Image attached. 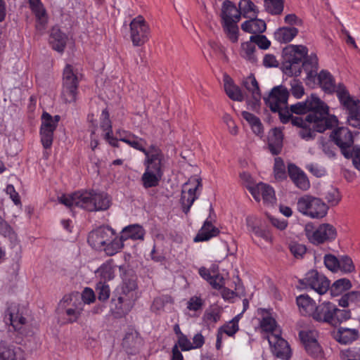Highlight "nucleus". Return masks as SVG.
<instances>
[{
  "label": "nucleus",
  "instance_id": "obj_1",
  "mask_svg": "<svg viewBox=\"0 0 360 360\" xmlns=\"http://www.w3.org/2000/svg\"><path fill=\"white\" fill-rule=\"evenodd\" d=\"M290 112L305 115L294 117L288 111L281 113L283 123L290 121L293 126L299 128L298 134L304 140L314 138L316 132L322 133L338 124L335 115L329 114L328 106L316 96L311 94L304 101L297 102L290 107Z\"/></svg>",
  "mask_w": 360,
  "mask_h": 360
},
{
  "label": "nucleus",
  "instance_id": "obj_2",
  "mask_svg": "<svg viewBox=\"0 0 360 360\" xmlns=\"http://www.w3.org/2000/svg\"><path fill=\"white\" fill-rule=\"evenodd\" d=\"M143 165L145 171L141 181L146 189L156 187L159 185L165 172L167 160L162 151L158 147L151 146L145 152Z\"/></svg>",
  "mask_w": 360,
  "mask_h": 360
},
{
  "label": "nucleus",
  "instance_id": "obj_3",
  "mask_svg": "<svg viewBox=\"0 0 360 360\" xmlns=\"http://www.w3.org/2000/svg\"><path fill=\"white\" fill-rule=\"evenodd\" d=\"M311 317L316 321L337 327L351 318V312L338 309L333 302H323L316 307Z\"/></svg>",
  "mask_w": 360,
  "mask_h": 360
},
{
  "label": "nucleus",
  "instance_id": "obj_4",
  "mask_svg": "<svg viewBox=\"0 0 360 360\" xmlns=\"http://www.w3.org/2000/svg\"><path fill=\"white\" fill-rule=\"evenodd\" d=\"M307 48L302 45H288L283 50L282 66L284 72L290 76L301 73L302 60L307 55Z\"/></svg>",
  "mask_w": 360,
  "mask_h": 360
},
{
  "label": "nucleus",
  "instance_id": "obj_5",
  "mask_svg": "<svg viewBox=\"0 0 360 360\" xmlns=\"http://www.w3.org/2000/svg\"><path fill=\"white\" fill-rule=\"evenodd\" d=\"M297 209L304 216L321 219L327 214L328 206L319 198L304 195L298 199Z\"/></svg>",
  "mask_w": 360,
  "mask_h": 360
},
{
  "label": "nucleus",
  "instance_id": "obj_6",
  "mask_svg": "<svg viewBox=\"0 0 360 360\" xmlns=\"http://www.w3.org/2000/svg\"><path fill=\"white\" fill-rule=\"evenodd\" d=\"M337 96L347 111V122L349 126L360 129V101L354 99L345 86H339Z\"/></svg>",
  "mask_w": 360,
  "mask_h": 360
},
{
  "label": "nucleus",
  "instance_id": "obj_7",
  "mask_svg": "<svg viewBox=\"0 0 360 360\" xmlns=\"http://www.w3.org/2000/svg\"><path fill=\"white\" fill-rule=\"evenodd\" d=\"M79 77L77 72L70 65H67L63 73V84L60 94L62 101L65 103H75L78 95Z\"/></svg>",
  "mask_w": 360,
  "mask_h": 360
},
{
  "label": "nucleus",
  "instance_id": "obj_8",
  "mask_svg": "<svg viewBox=\"0 0 360 360\" xmlns=\"http://www.w3.org/2000/svg\"><path fill=\"white\" fill-rule=\"evenodd\" d=\"M304 234L311 244L319 245L335 240L337 231L331 224H322L316 227L309 222L304 226Z\"/></svg>",
  "mask_w": 360,
  "mask_h": 360
},
{
  "label": "nucleus",
  "instance_id": "obj_9",
  "mask_svg": "<svg viewBox=\"0 0 360 360\" xmlns=\"http://www.w3.org/2000/svg\"><path fill=\"white\" fill-rule=\"evenodd\" d=\"M94 194V190L79 191L70 195H62L58 200L60 203L68 207L75 206L89 212H94L96 207L92 202Z\"/></svg>",
  "mask_w": 360,
  "mask_h": 360
},
{
  "label": "nucleus",
  "instance_id": "obj_10",
  "mask_svg": "<svg viewBox=\"0 0 360 360\" xmlns=\"http://www.w3.org/2000/svg\"><path fill=\"white\" fill-rule=\"evenodd\" d=\"M83 309V302L77 295H65L58 304L59 314L65 316L68 323L77 321Z\"/></svg>",
  "mask_w": 360,
  "mask_h": 360
},
{
  "label": "nucleus",
  "instance_id": "obj_11",
  "mask_svg": "<svg viewBox=\"0 0 360 360\" xmlns=\"http://www.w3.org/2000/svg\"><path fill=\"white\" fill-rule=\"evenodd\" d=\"M202 186L201 180L199 179L189 180L183 185L180 202L186 214L189 212L194 201L198 198Z\"/></svg>",
  "mask_w": 360,
  "mask_h": 360
},
{
  "label": "nucleus",
  "instance_id": "obj_12",
  "mask_svg": "<svg viewBox=\"0 0 360 360\" xmlns=\"http://www.w3.org/2000/svg\"><path fill=\"white\" fill-rule=\"evenodd\" d=\"M288 89L281 85L274 87L269 96L264 99L272 112H278L281 115V113H283V110L288 108Z\"/></svg>",
  "mask_w": 360,
  "mask_h": 360
},
{
  "label": "nucleus",
  "instance_id": "obj_13",
  "mask_svg": "<svg viewBox=\"0 0 360 360\" xmlns=\"http://www.w3.org/2000/svg\"><path fill=\"white\" fill-rule=\"evenodd\" d=\"M130 36L135 46L144 44L149 39L150 29L144 18L139 15L130 22Z\"/></svg>",
  "mask_w": 360,
  "mask_h": 360
},
{
  "label": "nucleus",
  "instance_id": "obj_14",
  "mask_svg": "<svg viewBox=\"0 0 360 360\" xmlns=\"http://www.w3.org/2000/svg\"><path fill=\"white\" fill-rule=\"evenodd\" d=\"M60 120L59 115L53 117L48 112H44L41 116L40 128L41 141L45 148H49L53 143V132Z\"/></svg>",
  "mask_w": 360,
  "mask_h": 360
},
{
  "label": "nucleus",
  "instance_id": "obj_15",
  "mask_svg": "<svg viewBox=\"0 0 360 360\" xmlns=\"http://www.w3.org/2000/svg\"><path fill=\"white\" fill-rule=\"evenodd\" d=\"M134 302L135 300L132 299L131 297L117 292L110 302V311L115 318H121L131 310Z\"/></svg>",
  "mask_w": 360,
  "mask_h": 360
},
{
  "label": "nucleus",
  "instance_id": "obj_16",
  "mask_svg": "<svg viewBox=\"0 0 360 360\" xmlns=\"http://www.w3.org/2000/svg\"><path fill=\"white\" fill-rule=\"evenodd\" d=\"M302 283L314 289L319 295L325 294L330 287V281L316 270L307 272Z\"/></svg>",
  "mask_w": 360,
  "mask_h": 360
},
{
  "label": "nucleus",
  "instance_id": "obj_17",
  "mask_svg": "<svg viewBox=\"0 0 360 360\" xmlns=\"http://www.w3.org/2000/svg\"><path fill=\"white\" fill-rule=\"evenodd\" d=\"M114 231L108 226L100 227L90 232L88 236L89 244L94 249L102 250L103 248L114 238Z\"/></svg>",
  "mask_w": 360,
  "mask_h": 360
},
{
  "label": "nucleus",
  "instance_id": "obj_18",
  "mask_svg": "<svg viewBox=\"0 0 360 360\" xmlns=\"http://www.w3.org/2000/svg\"><path fill=\"white\" fill-rule=\"evenodd\" d=\"M335 143L340 148L344 157L350 156L348 150L352 148L354 139L352 132L347 127H339L330 136Z\"/></svg>",
  "mask_w": 360,
  "mask_h": 360
},
{
  "label": "nucleus",
  "instance_id": "obj_19",
  "mask_svg": "<svg viewBox=\"0 0 360 360\" xmlns=\"http://www.w3.org/2000/svg\"><path fill=\"white\" fill-rule=\"evenodd\" d=\"M267 339L276 356L283 359H288L290 357L289 345L279 334H269Z\"/></svg>",
  "mask_w": 360,
  "mask_h": 360
},
{
  "label": "nucleus",
  "instance_id": "obj_20",
  "mask_svg": "<svg viewBox=\"0 0 360 360\" xmlns=\"http://www.w3.org/2000/svg\"><path fill=\"white\" fill-rule=\"evenodd\" d=\"M248 189L255 200L258 202L261 198L266 205H273L276 202L274 190L266 184L259 183L255 186H250Z\"/></svg>",
  "mask_w": 360,
  "mask_h": 360
},
{
  "label": "nucleus",
  "instance_id": "obj_21",
  "mask_svg": "<svg viewBox=\"0 0 360 360\" xmlns=\"http://www.w3.org/2000/svg\"><path fill=\"white\" fill-rule=\"evenodd\" d=\"M4 320L6 323L8 322L15 331L23 335V326L26 319L19 313L18 305L15 303L10 304L5 312Z\"/></svg>",
  "mask_w": 360,
  "mask_h": 360
},
{
  "label": "nucleus",
  "instance_id": "obj_22",
  "mask_svg": "<svg viewBox=\"0 0 360 360\" xmlns=\"http://www.w3.org/2000/svg\"><path fill=\"white\" fill-rule=\"evenodd\" d=\"M288 170L290 178L297 188L303 191H306L309 188L310 184L306 174L295 165L289 164Z\"/></svg>",
  "mask_w": 360,
  "mask_h": 360
},
{
  "label": "nucleus",
  "instance_id": "obj_23",
  "mask_svg": "<svg viewBox=\"0 0 360 360\" xmlns=\"http://www.w3.org/2000/svg\"><path fill=\"white\" fill-rule=\"evenodd\" d=\"M100 127L105 131L104 139L113 147H118V139L112 136L111 121L107 109H104L101 113Z\"/></svg>",
  "mask_w": 360,
  "mask_h": 360
},
{
  "label": "nucleus",
  "instance_id": "obj_24",
  "mask_svg": "<svg viewBox=\"0 0 360 360\" xmlns=\"http://www.w3.org/2000/svg\"><path fill=\"white\" fill-rule=\"evenodd\" d=\"M121 240L126 241L129 239L136 240H143L145 236V230L137 224H131L122 229L121 233Z\"/></svg>",
  "mask_w": 360,
  "mask_h": 360
},
{
  "label": "nucleus",
  "instance_id": "obj_25",
  "mask_svg": "<svg viewBox=\"0 0 360 360\" xmlns=\"http://www.w3.org/2000/svg\"><path fill=\"white\" fill-rule=\"evenodd\" d=\"M283 134L281 129H272L269 138L268 146L273 155H278L281 153L283 147Z\"/></svg>",
  "mask_w": 360,
  "mask_h": 360
},
{
  "label": "nucleus",
  "instance_id": "obj_26",
  "mask_svg": "<svg viewBox=\"0 0 360 360\" xmlns=\"http://www.w3.org/2000/svg\"><path fill=\"white\" fill-rule=\"evenodd\" d=\"M119 133V139L118 141L126 143L131 147L136 149L139 151H141L145 154V152H147L148 150L145 148L147 143L146 140L142 138L138 137L137 136L132 134L129 132H124L123 134Z\"/></svg>",
  "mask_w": 360,
  "mask_h": 360
},
{
  "label": "nucleus",
  "instance_id": "obj_27",
  "mask_svg": "<svg viewBox=\"0 0 360 360\" xmlns=\"http://www.w3.org/2000/svg\"><path fill=\"white\" fill-rule=\"evenodd\" d=\"M239 9L230 1L224 2L221 9V18L223 22H238L240 19Z\"/></svg>",
  "mask_w": 360,
  "mask_h": 360
},
{
  "label": "nucleus",
  "instance_id": "obj_28",
  "mask_svg": "<svg viewBox=\"0 0 360 360\" xmlns=\"http://www.w3.org/2000/svg\"><path fill=\"white\" fill-rule=\"evenodd\" d=\"M335 339L340 343L347 345L352 343L359 337L357 329L340 328L334 335Z\"/></svg>",
  "mask_w": 360,
  "mask_h": 360
},
{
  "label": "nucleus",
  "instance_id": "obj_29",
  "mask_svg": "<svg viewBox=\"0 0 360 360\" xmlns=\"http://www.w3.org/2000/svg\"><path fill=\"white\" fill-rule=\"evenodd\" d=\"M318 80L320 86L322 89L327 93L336 92L340 86L343 84H338L337 86L335 84V81L331 74L326 70H321L318 75Z\"/></svg>",
  "mask_w": 360,
  "mask_h": 360
},
{
  "label": "nucleus",
  "instance_id": "obj_30",
  "mask_svg": "<svg viewBox=\"0 0 360 360\" xmlns=\"http://www.w3.org/2000/svg\"><path fill=\"white\" fill-rule=\"evenodd\" d=\"M67 37L58 28L53 27L49 37V43L53 49L62 53L66 46Z\"/></svg>",
  "mask_w": 360,
  "mask_h": 360
},
{
  "label": "nucleus",
  "instance_id": "obj_31",
  "mask_svg": "<svg viewBox=\"0 0 360 360\" xmlns=\"http://www.w3.org/2000/svg\"><path fill=\"white\" fill-rule=\"evenodd\" d=\"M250 20L245 21L241 25V29L248 33L259 34L263 33L266 29V22L256 18H249Z\"/></svg>",
  "mask_w": 360,
  "mask_h": 360
},
{
  "label": "nucleus",
  "instance_id": "obj_32",
  "mask_svg": "<svg viewBox=\"0 0 360 360\" xmlns=\"http://www.w3.org/2000/svg\"><path fill=\"white\" fill-rule=\"evenodd\" d=\"M219 233V229L214 226L211 221L207 219L194 238L193 240L194 242L207 241L211 238L217 236Z\"/></svg>",
  "mask_w": 360,
  "mask_h": 360
},
{
  "label": "nucleus",
  "instance_id": "obj_33",
  "mask_svg": "<svg viewBox=\"0 0 360 360\" xmlns=\"http://www.w3.org/2000/svg\"><path fill=\"white\" fill-rule=\"evenodd\" d=\"M297 304L302 315L312 316L316 303L308 295H301L296 299Z\"/></svg>",
  "mask_w": 360,
  "mask_h": 360
},
{
  "label": "nucleus",
  "instance_id": "obj_34",
  "mask_svg": "<svg viewBox=\"0 0 360 360\" xmlns=\"http://www.w3.org/2000/svg\"><path fill=\"white\" fill-rule=\"evenodd\" d=\"M21 353L22 350L20 347L8 345L5 342H0V360H17Z\"/></svg>",
  "mask_w": 360,
  "mask_h": 360
},
{
  "label": "nucleus",
  "instance_id": "obj_35",
  "mask_svg": "<svg viewBox=\"0 0 360 360\" xmlns=\"http://www.w3.org/2000/svg\"><path fill=\"white\" fill-rule=\"evenodd\" d=\"M298 34V30L294 27H283L274 32V37L280 43H288Z\"/></svg>",
  "mask_w": 360,
  "mask_h": 360
},
{
  "label": "nucleus",
  "instance_id": "obj_36",
  "mask_svg": "<svg viewBox=\"0 0 360 360\" xmlns=\"http://www.w3.org/2000/svg\"><path fill=\"white\" fill-rule=\"evenodd\" d=\"M224 82L225 91L231 99L237 101H243L244 96L240 89L233 84L232 79L228 75L224 76Z\"/></svg>",
  "mask_w": 360,
  "mask_h": 360
},
{
  "label": "nucleus",
  "instance_id": "obj_37",
  "mask_svg": "<svg viewBox=\"0 0 360 360\" xmlns=\"http://www.w3.org/2000/svg\"><path fill=\"white\" fill-rule=\"evenodd\" d=\"M240 15L244 18H256L258 14L257 6L250 0H240L238 3Z\"/></svg>",
  "mask_w": 360,
  "mask_h": 360
},
{
  "label": "nucleus",
  "instance_id": "obj_38",
  "mask_svg": "<svg viewBox=\"0 0 360 360\" xmlns=\"http://www.w3.org/2000/svg\"><path fill=\"white\" fill-rule=\"evenodd\" d=\"M0 235L7 238L12 247L15 246L18 243L17 234L13 230L8 223L0 216Z\"/></svg>",
  "mask_w": 360,
  "mask_h": 360
},
{
  "label": "nucleus",
  "instance_id": "obj_39",
  "mask_svg": "<svg viewBox=\"0 0 360 360\" xmlns=\"http://www.w3.org/2000/svg\"><path fill=\"white\" fill-rule=\"evenodd\" d=\"M94 205H95L94 212L104 211L108 210L110 206V200L109 196L103 192H97L94 191Z\"/></svg>",
  "mask_w": 360,
  "mask_h": 360
},
{
  "label": "nucleus",
  "instance_id": "obj_40",
  "mask_svg": "<svg viewBox=\"0 0 360 360\" xmlns=\"http://www.w3.org/2000/svg\"><path fill=\"white\" fill-rule=\"evenodd\" d=\"M243 85L247 90L252 94V96L255 102H258L261 98V93L257 81L254 75H251L243 81Z\"/></svg>",
  "mask_w": 360,
  "mask_h": 360
},
{
  "label": "nucleus",
  "instance_id": "obj_41",
  "mask_svg": "<svg viewBox=\"0 0 360 360\" xmlns=\"http://www.w3.org/2000/svg\"><path fill=\"white\" fill-rule=\"evenodd\" d=\"M255 51V45L250 39L249 41L242 43L240 56L252 63H255L257 61Z\"/></svg>",
  "mask_w": 360,
  "mask_h": 360
},
{
  "label": "nucleus",
  "instance_id": "obj_42",
  "mask_svg": "<svg viewBox=\"0 0 360 360\" xmlns=\"http://www.w3.org/2000/svg\"><path fill=\"white\" fill-rule=\"evenodd\" d=\"M262 319L260 321V327L261 328L266 332L270 333V334H276L274 332H276V320L271 317L269 312L262 309Z\"/></svg>",
  "mask_w": 360,
  "mask_h": 360
},
{
  "label": "nucleus",
  "instance_id": "obj_43",
  "mask_svg": "<svg viewBox=\"0 0 360 360\" xmlns=\"http://www.w3.org/2000/svg\"><path fill=\"white\" fill-rule=\"evenodd\" d=\"M124 242V241L123 240H121V236L120 238H117L114 236V238H111V240L106 243L102 250H103L108 255L112 256L123 248Z\"/></svg>",
  "mask_w": 360,
  "mask_h": 360
},
{
  "label": "nucleus",
  "instance_id": "obj_44",
  "mask_svg": "<svg viewBox=\"0 0 360 360\" xmlns=\"http://www.w3.org/2000/svg\"><path fill=\"white\" fill-rule=\"evenodd\" d=\"M136 288L137 284L134 279L124 280L120 289L117 290L120 293L131 297L132 299L136 300Z\"/></svg>",
  "mask_w": 360,
  "mask_h": 360
},
{
  "label": "nucleus",
  "instance_id": "obj_45",
  "mask_svg": "<svg viewBox=\"0 0 360 360\" xmlns=\"http://www.w3.org/2000/svg\"><path fill=\"white\" fill-rule=\"evenodd\" d=\"M352 287L350 281L347 278H340L335 281L330 287L331 295L333 296L339 295L344 291L349 290Z\"/></svg>",
  "mask_w": 360,
  "mask_h": 360
},
{
  "label": "nucleus",
  "instance_id": "obj_46",
  "mask_svg": "<svg viewBox=\"0 0 360 360\" xmlns=\"http://www.w3.org/2000/svg\"><path fill=\"white\" fill-rule=\"evenodd\" d=\"M32 11L37 18V28L38 30H43L47 22L46 13L43 4H40L39 6L34 7L32 8Z\"/></svg>",
  "mask_w": 360,
  "mask_h": 360
},
{
  "label": "nucleus",
  "instance_id": "obj_47",
  "mask_svg": "<svg viewBox=\"0 0 360 360\" xmlns=\"http://www.w3.org/2000/svg\"><path fill=\"white\" fill-rule=\"evenodd\" d=\"M221 309L217 306H212L205 310L203 315V321L208 323H215L219 321Z\"/></svg>",
  "mask_w": 360,
  "mask_h": 360
},
{
  "label": "nucleus",
  "instance_id": "obj_48",
  "mask_svg": "<svg viewBox=\"0 0 360 360\" xmlns=\"http://www.w3.org/2000/svg\"><path fill=\"white\" fill-rule=\"evenodd\" d=\"M265 10L271 15H279L283 10V0H264Z\"/></svg>",
  "mask_w": 360,
  "mask_h": 360
},
{
  "label": "nucleus",
  "instance_id": "obj_49",
  "mask_svg": "<svg viewBox=\"0 0 360 360\" xmlns=\"http://www.w3.org/2000/svg\"><path fill=\"white\" fill-rule=\"evenodd\" d=\"M238 330V319L237 316H236L230 322L220 327L218 329V331L221 332V334L222 335L225 333L227 335L232 337L237 333Z\"/></svg>",
  "mask_w": 360,
  "mask_h": 360
},
{
  "label": "nucleus",
  "instance_id": "obj_50",
  "mask_svg": "<svg viewBox=\"0 0 360 360\" xmlns=\"http://www.w3.org/2000/svg\"><path fill=\"white\" fill-rule=\"evenodd\" d=\"M96 274L101 281L105 282L114 278V270L110 264H103L96 271Z\"/></svg>",
  "mask_w": 360,
  "mask_h": 360
},
{
  "label": "nucleus",
  "instance_id": "obj_51",
  "mask_svg": "<svg viewBox=\"0 0 360 360\" xmlns=\"http://www.w3.org/2000/svg\"><path fill=\"white\" fill-rule=\"evenodd\" d=\"M238 22H223V27L229 39L233 43L238 41Z\"/></svg>",
  "mask_w": 360,
  "mask_h": 360
},
{
  "label": "nucleus",
  "instance_id": "obj_52",
  "mask_svg": "<svg viewBox=\"0 0 360 360\" xmlns=\"http://www.w3.org/2000/svg\"><path fill=\"white\" fill-rule=\"evenodd\" d=\"M96 291L97 292L98 299L103 302L107 300L110 295L109 285L105 282H103V281H100L97 283Z\"/></svg>",
  "mask_w": 360,
  "mask_h": 360
},
{
  "label": "nucleus",
  "instance_id": "obj_53",
  "mask_svg": "<svg viewBox=\"0 0 360 360\" xmlns=\"http://www.w3.org/2000/svg\"><path fill=\"white\" fill-rule=\"evenodd\" d=\"M307 352L314 359H321L323 357L322 349L317 340L304 347Z\"/></svg>",
  "mask_w": 360,
  "mask_h": 360
},
{
  "label": "nucleus",
  "instance_id": "obj_54",
  "mask_svg": "<svg viewBox=\"0 0 360 360\" xmlns=\"http://www.w3.org/2000/svg\"><path fill=\"white\" fill-rule=\"evenodd\" d=\"M274 172L276 179L283 180L286 177L285 165L281 158H275Z\"/></svg>",
  "mask_w": 360,
  "mask_h": 360
},
{
  "label": "nucleus",
  "instance_id": "obj_55",
  "mask_svg": "<svg viewBox=\"0 0 360 360\" xmlns=\"http://www.w3.org/2000/svg\"><path fill=\"white\" fill-rule=\"evenodd\" d=\"M304 59V60H302V68L308 70V66L309 65L311 70L309 71L308 77H311L313 75L312 70L314 69L316 70L318 68V58L316 55L311 54Z\"/></svg>",
  "mask_w": 360,
  "mask_h": 360
},
{
  "label": "nucleus",
  "instance_id": "obj_56",
  "mask_svg": "<svg viewBox=\"0 0 360 360\" xmlns=\"http://www.w3.org/2000/svg\"><path fill=\"white\" fill-rule=\"evenodd\" d=\"M338 270H341L345 273H351L354 270V265L352 259L347 256H341L339 259Z\"/></svg>",
  "mask_w": 360,
  "mask_h": 360
},
{
  "label": "nucleus",
  "instance_id": "obj_57",
  "mask_svg": "<svg viewBox=\"0 0 360 360\" xmlns=\"http://www.w3.org/2000/svg\"><path fill=\"white\" fill-rule=\"evenodd\" d=\"M299 337L305 347L307 345L316 340L317 332L311 330H301L299 333Z\"/></svg>",
  "mask_w": 360,
  "mask_h": 360
},
{
  "label": "nucleus",
  "instance_id": "obj_58",
  "mask_svg": "<svg viewBox=\"0 0 360 360\" xmlns=\"http://www.w3.org/2000/svg\"><path fill=\"white\" fill-rule=\"evenodd\" d=\"M250 39L255 45L257 44L261 49L266 50L271 45V42L266 37L260 34L252 35Z\"/></svg>",
  "mask_w": 360,
  "mask_h": 360
},
{
  "label": "nucleus",
  "instance_id": "obj_59",
  "mask_svg": "<svg viewBox=\"0 0 360 360\" xmlns=\"http://www.w3.org/2000/svg\"><path fill=\"white\" fill-rule=\"evenodd\" d=\"M324 264L326 267L333 272L338 271L339 259L335 256L328 254L324 256Z\"/></svg>",
  "mask_w": 360,
  "mask_h": 360
},
{
  "label": "nucleus",
  "instance_id": "obj_60",
  "mask_svg": "<svg viewBox=\"0 0 360 360\" xmlns=\"http://www.w3.org/2000/svg\"><path fill=\"white\" fill-rule=\"evenodd\" d=\"M289 248L292 255L297 259H302L307 252L306 246L298 243H292Z\"/></svg>",
  "mask_w": 360,
  "mask_h": 360
},
{
  "label": "nucleus",
  "instance_id": "obj_61",
  "mask_svg": "<svg viewBox=\"0 0 360 360\" xmlns=\"http://www.w3.org/2000/svg\"><path fill=\"white\" fill-rule=\"evenodd\" d=\"M345 360H360V347H352L342 352Z\"/></svg>",
  "mask_w": 360,
  "mask_h": 360
},
{
  "label": "nucleus",
  "instance_id": "obj_62",
  "mask_svg": "<svg viewBox=\"0 0 360 360\" xmlns=\"http://www.w3.org/2000/svg\"><path fill=\"white\" fill-rule=\"evenodd\" d=\"M204 305V301L200 297L193 296L187 302V308L191 311L200 310Z\"/></svg>",
  "mask_w": 360,
  "mask_h": 360
},
{
  "label": "nucleus",
  "instance_id": "obj_63",
  "mask_svg": "<svg viewBox=\"0 0 360 360\" xmlns=\"http://www.w3.org/2000/svg\"><path fill=\"white\" fill-rule=\"evenodd\" d=\"M327 202L332 206L336 205L340 200V195L338 189L332 188L326 194Z\"/></svg>",
  "mask_w": 360,
  "mask_h": 360
},
{
  "label": "nucleus",
  "instance_id": "obj_64",
  "mask_svg": "<svg viewBox=\"0 0 360 360\" xmlns=\"http://www.w3.org/2000/svg\"><path fill=\"white\" fill-rule=\"evenodd\" d=\"M350 156L345 157L347 159H352V162L355 168L360 170V148H351L348 150Z\"/></svg>",
  "mask_w": 360,
  "mask_h": 360
}]
</instances>
